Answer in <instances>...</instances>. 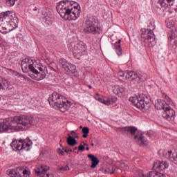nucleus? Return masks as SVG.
<instances>
[{
  "mask_svg": "<svg viewBox=\"0 0 177 177\" xmlns=\"http://www.w3.org/2000/svg\"><path fill=\"white\" fill-rule=\"evenodd\" d=\"M165 99L166 100H167V102H171V98H169V97H168L167 95H165Z\"/></svg>",
  "mask_w": 177,
  "mask_h": 177,
  "instance_id": "nucleus-45",
  "label": "nucleus"
},
{
  "mask_svg": "<svg viewBox=\"0 0 177 177\" xmlns=\"http://www.w3.org/2000/svg\"><path fill=\"white\" fill-rule=\"evenodd\" d=\"M80 129H82V126H80Z\"/></svg>",
  "mask_w": 177,
  "mask_h": 177,
  "instance_id": "nucleus-52",
  "label": "nucleus"
},
{
  "mask_svg": "<svg viewBox=\"0 0 177 177\" xmlns=\"http://www.w3.org/2000/svg\"><path fill=\"white\" fill-rule=\"evenodd\" d=\"M165 158L171 162L175 164L177 160V154L173 152L172 150H169L165 153Z\"/></svg>",
  "mask_w": 177,
  "mask_h": 177,
  "instance_id": "nucleus-20",
  "label": "nucleus"
},
{
  "mask_svg": "<svg viewBox=\"0 0 177 177\" xmlns=\"http://www.w3.org/2000/svg\"><path fill=\"white\" fill-rule=\"evenodd\" d=\"M64 151H65V153H73V149H71L68 147H66L64 149Z\"/></svg>",
  "mask_w": 177,
  "mask_h": 177,
  "instance_id": "nucleus-40",
  "label": "nucleus"
},
{
  "mask_svg": "<svg viewBox=\"0 0 177 177\" xmlns=\"http://www.w3.org/2000/svg\"><path fill=\"white\" fill-rule=\"evenodd\" d=\"M134 140L139 145V146H147V145H149V141H147V139H146L142 134L135 135Z\"/></svg>",
  "mask_w": 177,
  "mask_h": 177,
  "instance_id": "nucleus-17",
  "label": "nucleus"
},
{
  "mask_svg": "<svg viewBox=\"0 0 177 177\" xmlns=\"http://www.w3.org/2000/svg\"><path fill=\"white\" fill-rule=\"evenodd\" d=\"M1 98L0 97V102H1Z\"/></svg>",
  "mask_w": 177,
  "mask_h": 177,
  "instance_id": "nucleus-53",
  "label": "nucleus"
},
{
  "mask_svg": "<svg viewBox=\"0 0 177 177\" xmlns=\"http://www.w3.org/2000/svg\"><path fill=\"white\" fill-rule=\"evenodd\" d=\"M174 26L175 21L173 19H169L167 23V28H172V27H174Z\"/></svg>",
  "mask_w": 177,
  "mask_h": 177,
  "instance_id": "nucleus-34",
  "label": "nucleus"
},
{
  "mask_svg": "<svg viewBox=\"0 0 177 177\" xmlns=\"http://www.w3.org/2000/svg\"><path fill=\"white\" fill-rule=\"evenodd\" d=\"M85 24L84 31L86 34H93V35L102 34V28L95 17H88L86 19Z\"/></svg>",
  "mask_w": 177,
  "mask_h": 177,
  "instance_id": "nucleus-4",
  "label": "nucleus"
},
{
  "mask_svg": "<svg viewBox=\"0 0 177 177\" xmlns=\"http://www.w3.org/2000/svg\"><path fill=\"white\" fill-rule=\"evenodd\" d=\"M114 49L118 55V56H121L122 55V48H121V39L114 43Z\"/></svg>",
  "mask_w": 177,
  "mask_h": 177,
  "instance_id": "nucleus-23",
  "label": "nucleus"
},
{
  "mask_svg": "<svg viewBox=\"0 0 177 177\" xmlns=\"http://www.w3.org/2000/svg\"><path fill=\"white\" fill-rule=\"evenodd\" d=\"M147 177H167L164 174H161L157 171H149L147 174Z\"/></svg>",
  "mask_w": 177,
  "mask_h": 177,
  "instance_id": "nucleus-28",
  "label": "nucleus"
},
{
  "mask_svg": "<svg viewBox=\"0 0 177 177\" xmlns=\"http://www.w3.org/2000/svg\"><path fill=\"white\" fill-rule=\"evenodd\" d=\"M87 157L90 158L92 162L91 168H96V167L99 165V159H97V157L94 156L92 154H88Z\"/></svg>",
  "mask_w": 177,
  "mask_h": 177,
  "instance_id": "nucleus-24",
  "label": "nucleus"
},
{
  "mask_svg": "<svg viewBox=\"0 0 177 177\" xmlns=\"http://www.w3.org/2000/svg\"><path fill=\"white\" fill-rule=\"evenodd\" d=\"M16 28H17V22H16V21L12 24L0 21V32H1V34H8V32L16 30Z\"/></svg>",
  "mask_w": 177,
  "mask_h": 177,
  "instance_id": "nucleus-10",
  "label": "nucleus"
},
{
  "mask_svg": "<svg viewBox=\"0 0 177 177\" xmlns=\"http://www.w3.org/2000/svg\"><path fill=\"white\" fill-rule=\"evenodd\" d=\"M19 77H21V78H24V80L26 81H31V79L24 76V75H20Z\"/></svg>",
  "mask_w": 177,
  "mask_h": 177,
  "instance_id": "nucleus-41",
  "label": "nucleus"
},
{
  "mask_svg": "<svg viewBox=\"0 0 177 177\" xmlns=\"http://www.w3.org/2000/svg\"><path fill=\"white\" fill-rule=\"evenodd\" d=\"M66 142L68 146L74 147L77 145V140L75 138L71 137L70 134H68V138H66Z\"/></svg>",
  "mask_w": 177,
  "mask_h": 177,
  "instance_id": "nucleus-27",
  "label": "nucleus"
},
{
  "mask_svg": "<svg viewBox=\"0 0 177 177\" xmlns=\"http://www.w3.org/2000/svg\"><path fill=\"white\" fill-rule=\"evenodd\" d=\"M57 151L59 156H64V152L62 149L59 148Z\"/></svg>",
  "mask_w": 177,
  "mask_h": 177,
  "instance_id": "nucleus-38",
  "label": "nucleus"
},
{
  "mask_svg": "<svg viewBox=\"0 0 177 177\" xmlns=\"http://www.w3.org/2000/svg\"><path fill=\"white\" fill-rule=\"evenodd\" d=\"M148 27L150 29L142 28L141 29V37L147 39L149 44V46L150 48H153V46H156L157 41H156V35H154V32L153 30L156 28L154 26V24L150 22L148 25Z\"/></svg>",
  "mask_w": 177,
  "mask_h": 177,
  "instance_id": "nucleus-6",
  "label": "nucleus"
},
{
  "mask_svg": "<svg viewBox=\"0 0 177 177\" xmlns=\"http://www.w3.org/2000/svg\"><path fill=\"white\" fill-rule=\"evenodd\" d=\"M48 103L51 107L59 110L62 113H66L70 107H71V102L63 95L54 92L51 95L48 97Z\"/></svg>",
  "mask_w": 177,
  "mask_h": 177,
  "instance_id": "nucleus-3",
  "label": "nucleus"
},
{
  "mask_svg": "<svg viewBox=\"0 0 177 177\" xmlns=\"http://www.w3.org/2000/svg\"><path fill=\"white\" fill-rule=\"evenodd\" d=\"M84 146H88V144L84 143Z\"/></svg>",
  "mask_w": 177,
  "mask_h": 177,
  "instance_id": "nucleus-50",
  "label": "nucleus"
},
{
  "mask_svg": "<svg viewBox=\"0 0 177 177\" xmlns=\"http://www.w3.org/2000/svg\"><path fill=\"white\" fill-rule=\"evenodd\" d=\"M29 77L32 78V80H35V81H42V80H45L46 78V73L45 72H39L34 74L29 75Z\"/></svg>",
  "mask_w": 177,
  "mask_h": 177,
  "instance_id": "nucleus-18",
  "label": "nucleus"
},
{
  "mask_svg": "<svg viewBox=\"0 0 177 177\" xmlns=\"http://www.w3.org/2000/svg\"><path fill=\"white\" fill-rule=\"evenodd\" d=\"M77 149H78L77 147H75V148L73 149V151H75V150H77Z\"/></svg>",
  "mask_w": 177,
  "mask_h": 177,
  "instance_id": "nucleus-48",
  "label": "nucleus"
},
{
  "mask_svg": "<svg viewBox=\"0 0 177 177\" xmlns=\"http://www.w3.org/2000/svg\"><path fill=\"white\" fill-rule=\"evenodd\" d=\"M37 121L33 116L27 115H20L15 116L10 123L9 122H3L0 123V132H6L8 129H12V124H17L19 131H27L31 125L36 124Z\"/></svg>",
  "mask_w": 177,
  "mask_h": 177,
  "instance_id": "nucleus-2",
  "label": "nucleus"
},
{
  "mask_svg": "<svg viewBox=\"0 0 177 177\" xmlns=\"http://www.w3.org/2000/svg\"><path fill=\"white\" fill-rule=\"evenodd\" d=\"M94 97L95 100H97V102H100V103L103 102V96L100 95L99 93H96Z\"/></svg>",
  "mask_w": 177,
  "mask_h": 177,
  "instance_id": "nucleus-35",
  "label": "nucleus"
},
{
  "mask_svg": "<svg viewBox=\"0 0 177 177\" xmlns=\"http://www.w3.org/2000/svg\"><path fill=\"white\" fill-rule=\"evenodd\" d=\"M169 44L172 46L173 49H176L177 48V31L176 30L174 32L171 30L169 33Z\"/></svg>",
  "mask_w": 177,
  "mask_h": 177,
  "instance_id": "nucleus-16",
  "label": "nucleus"
},
{
  "mask_svg": "<svg viewBox=\"0 0 177 177\" xmlns=\"http://www.w3.org/2000/svg\"><path fill=\"white\" fill-rule=\"evenodd\" d=\"M78 150L80 151H84V150H85V147L82 145V144H80V145L78 147Z\"/></svg>",
  "mask_w": 177,
  "mask_h": 177,
  "instance_id": "nucleus-39",
  "label": "nucleus"
},
{
  "mask_svg": "<svg viewBox=\"0 0 177 177\" xmlns=\"http://www.w3.org/2000/svg\"><path fill=\"white\" fill-rule=\"evenodd\" d=\"M59 171H70V167H68V165H65L62 167H59Z\"/></svg>",
  "mask_w": 177,
  "mask_h": 177,
  "instance_id": "nucleus-37",
  "label": "nucleus"
},
{
  "mask_svg": "<svg viewBox=\"0 0 177 177\" xmlns=\"http://www.w3.org/2000/svg\"><path fill=\"white\" fill-rule=\"evenodd\" d=\"M82 132L83 133L82 138H84V139L88 138V135H89V128H88L87 127H83Z\"/></svg>",
  "mask_w": 177,
  "mask_h": 177,
  "instance_id": "nucleus-33",
  "label": "nucleus"
},
{
  "mask_svg": "<svg viewBox=\"0 0 177 177\" xmlns=\"http://www.w3.org/2000/svg\"><path fill=\"white\" fill-rule=\"evenodd\" d=\"M147 100H149L147 96L143 93L140 94L138 97H131L129 98V101L132 102L135 107L140 110H149L150 109V104Z\"/></svg>",
  "mask_w": 177,
  "mask_h": 177,
  "instance_id": "nucleus-7",
  "label": "nucleus"
},
{
  "mask_svg": "<svg viewBox=\"0 0 177 177\" xmlns=\"http://www.w3.org/2000/svg\"><path fill=\"white\" fill-rule=\"evenodd\" d=\"M68 49L73 52L76 59H81L82 56L86 55V44L82 41H71L68 44Z\"/></svg>",
  "mask_w": 177,
  "mask_h": 177,
  "instance_id": "nucleus-5",
  "label": "nucleus"
},
{
  "mask_svg": "<svg viewBox=\"0 0 177 177\" xmlns=\"http://www.w3.org/2000/svg\"><path fill=\"white\" fill-rule=\"evenodd\" d=\"M115 97H113V98H111V102H114V99H115Z\"/></svg>",
  "mask_w": 177,
  "mask_h": 177,
  "instance_id": "nucleus-47",
  "label": "nucleus"
},
{
  "mask_svg": "<svg viewBox=\"0 0 177 177\" xmlns=\"http://www.w3.org/2000/svg\"><path fill=\"white\" fill-rule=\"evenodd\" d=\"M37 68L39 70V73H42V72H45L44 71V69L42 68V67H39V66H37Z\"/></svg>",
  "mask_w": 177,
  "mask_h": 177,
  "instance_id": "nucleus-44",
  "label": "nucleus"
},
{
  "mask_svg": "<svg viewBox=\"0 0 177 177\" xmlns=\"http://www.w3.org/2000/svg\"><path fill=\"white\" fill-rule=\"evenodd\" d=\"M122 131L124 132V133H131L132 136L138 132V128L133 126L130 127H126L122 128Z\"/></svg>",
  "mask_w": 177,
  "mask_h": 177,
  "instance_id": "nucleus-22",
  "label": "nucleus"
},
{
  "mask_svg": "<svg viewBox=\"0 0 177 177\" xmlns=\"http://www.w3.org/2000/svg\"><path fill=\"white\" fill-rule=\"evenodd\" d=\"M31 176V171L29 169H25L22 167V171L21 177H30Z\"/></svg>",
  "mask_w": 177,
  "mask_h": 177,
  "instance_id": "nucleus-31",
  "label": "nucleus"
},
{
  "mask_svg": "<svg viewBox=\"0 0 177 177\" xmlns=\"http://www.w3.org/2000/svg\"><path fill=\"white\" fill-rule=\"evenodd\" d=\"M170 2H174V0H158V3L160 4L162 8H167L169 6Z\"/></svg>",
  "mask_w": 177,
  "mask_h": 177,
  "instance_id": "nucleus-29",
  "label": "nucleus"
},
{
  "mask_svg": "<svg viewBox=\"0 0 177 177\" xmlns=\"http://www.w3.org/2000/svg\"><path fill=\"white\" fill-rule=\"evenodd\" d=\"M113 91L115 95H118V96L121 97V96H124L125 88L121 87V86L119 85H116L114 86Z\"/></svg>",
  "mask_w": 177,
  "mask_h": 177,
  "instance_id": "nucleus-21",
  "label": "nucleus"
},
{
  "mask_svg": "<svg viewBox=\"0 0 177 177\" xmlns=\"http://www.w3.org/2000/svg\"><path fill=\"white\" fill-rule=\"evenodd\" d=\"M125 77L126 80L131 79V81L134 82V84H139V82H142L146 80L145 77L138 75V73L134 71H127L125 72Z\"/></svg>",
  "mask_w": 177,
  "mask_h": 177,
  "instance_id": "nucleus-11",
  "label": "nucleus"
},
{
  "mask_svg": "<svg viewBox=\"0 0 177 177\" xmlns=\"http://www.w3.org/2000/svg\"><path fill=\"white\" fill-rule=\"evenodd\" d=\"M35 59H32L30 57H26L21 60V67L23 73H28L30 64H32Z\"/></svg>",
  "mask_w": 177,
  "mask_h": 177,
  "instance_id": "nucleus-15",
  "label": "nucleus"
},
{
  "mask_svg": "<svg viewBox=\"0 0 177 177\" xmlns=\"http://www.w3.org/2000/svg\"><path fill=\"white\" fill-rule=\"evenodd\" d=\"M23 167H19L17 169H12L8 171V174L11 177H21Z\"/></svg>",
  "mask_w": 177,
  "mask_h": 177,
  "instance_id": "nucleus-19",
  "label": "nucleus"
},
{
  "mask_svg": "<svg viewBox=\"0 0 177 177\" xmlns=\"http://www.w3.org/2000/svg\"><path fill=\"white\" fill-rule=\"evenodd\" d=\"M162 115L165 120H167L169 122L175 120V111L170 106L165 107Z\"/></svg>",
  "mask_w": 177,
  "mask_h": 177,
  "instance_id": "nucleus-12",
  "label": "nucleus"
},
{
  "mask_svg": "<svg viewBox=\"0 0 177 177\" xmlns=\"http://www.w3.org/2000/svg\"><path fill=\"white\" fill-rule=\"evenodd\" d=\"M169 167V164L166 161L156 160L153 162V169L156 171H165Z\"/></svg>",
  "mask_w": 177,
  "mask_h": 177,
  "instance_id": "nucleus-14",
  "label": "nucleus"
},
{
  "mask_svg": "<svg viewBox=\"0 0 177 177\" xmlns=\"http://www.w3.org/2000/svg\"><path fill=\"white\" fill-rule=\"evenodd\" d=\"M91 146H95V144H93V142H92Z\"/></svg>",
  "mask_w": 177,
  "mask_h": 177,
  "instance_id": "nucleus-51",
  "label": "nucleus"
},
{
  "mask_svg": "<svg viewBox=\"0 0 177 177\" xmlns=\"http://www.w3.org/2000/svg\"><path fill=\"white\" fill-rule=\"evenodd\" d=\"M70 135L71 136V138L78 139V133H75L73 130L71 132Z\"/></svg>",
  "mask_w": 177,
  "mask_h": 177,
  "instance_id": "nucleus-36",
  "label": "nucleus"
},
{
  "mask_svg": "<svg viewBox=\"0 0 177 177\" xmlns=\"http://www.w3.org/2000/svg\"><path fill=\"white\" fill-rule=\"evenodd\" d=\"M32 145V141L27 138L25 140H14L10 144L11 147L15 150H24L25 151H30V147Z\"/></svg>",
  "mask_w": 177,
  "mask_h": 177,
  "instance_id": "nucleus-8",
  "label": "nucleus"
},
{
  "mask_svg": "<svg viewBox=\"0 0 177 177\" xmlns=\"http://www.w3.org/2000/svg\"><path fill=\"white\" fill-rule=\"evenodd\" d=\"M166 102L162 100H158L157 102L155 104V107L157 110H164L165 109Z\"/></svg>",
  "mask_w": 177,
  "mask_h": 177,
  "instance_id": "nucleus-25",
  "label": "nucleus"
},
{
  "mask_svg": "<svg viewBox=\"0 0 177 177\" xmlns=\"http://www.w3.org/2000/svg\"><path fill=\"white\" fill-rule=\"evenodd\" d=\"M8 85H9V83L0 76V91H3V88H7Z\"/></svg>",
  "mask_w": 177,
  "mask_h": 177,
  "instance_id": "nucleus-30",
  "label": "nucleus"
},
{
  "mask_svg": "<svg viewBox=\"0 0 177 177\" xmlns=\"http://www.w3.org/2000/svg\"><path fill=\"white\" fill-rule=\"evenodd\" d=\"M0 21L8 24H13L17 22V28L19 27V19L15 16L13 17L12 11H6L0 14Z\"/></svg>",
  "mask_w": 177,
  "mask_h": 177,
  "instance_id": "nucleus-9",
  "label": "nucleus"
},
{
  "mask_svg": "<svg viewBox=\"0 0 177 177\" xmlns=\"http://www.w3.org/2000/svg\"><path fill=\"white\" fill-rule=\"evenodd\" d=\"M119 75H120V77H125V73L120 72V73H119Z\"/></svg>",
  "mask_w": 177,
  "mask_h": 177,
  "instance_id": "nucleus-43",
  "label": "nucleus"
},
{
  "mask_svg": "<svg viewBox=\"0 0 177 177\" xmlns=\"http://www.w3.org/2000/svg\"><path fill=\"white\" fill-rule=\"evenodd\" d=\"M61 64L63 68H64V70L67 71V73H71V74H75V73L77 72V66L66 61L65 59L62 60Z\"/></svg>",
  "mask_w": 177,
  "mask_h": 177,
  "instance_id": "nucleus-13",
  "label": "nucleus"
},
{
  "mask_svg": "<svg viewBox=\"0 0 177 177\" xmlns=\"http://www.w3.org/2000/svg\"><path fill=\"white\" fill-rule=\"evenodd\" d=\"M117 102V98H114L113 101H111V98H106V99H103V101L102 103L103 104H105L106 106H110V104H113V103H115Z\"/></svg>",
  "mask_w": 177,
  "mask_h": 177,
  "instance_id": "nucleus-32",
  "label": "nucleus"
},
{
  "mask_svg": "<svg viewBox=\"0 0 177 177\" xmlns=\"http://www.w3.org/2000/svg\"><path fill=\"white\" fill-rule=\"evenodd\" d=\"M139 177H146V175L141 171L139 173Z\"/></svg>",
  "mask_w": 177,
  "mask_h": 177,
  "instance_id": "nucleus-42",
  "label": "nucleus"
},
{
  "mask_svg": "<svg viewBox=\"0 0 177 177\" xmlns=\"http://www.w3.org/2000/svg\"><path fill=\"white\" fill-rule=\"evenodd\" d=\"M86 149L87 150V151L89 150V147H86Z\"/></svg>",
  "mask_w": 177,
  "mask_h": 177,
  "instance_id": "nucleus-49",
  "label": "nucleus"
},
{
  "mask_svg": "<svg viewBox=\"0 0 177 177\" xmlns=\"http://www.w3.org/2000/svg\"><path fill=\"white\" fill-rule=\"evenodd\" d=\"M35 64H37L36 60H35L32 64H30L29 68H28V71H30V73H32L33 75H35L37 73H38V70L37 69V67L35 66Z\"/></svg>",
  "mask_w": 177,
  "mask_h": 177,
  "instance_id": "nucleus-26",
  "label": "nucleus"
},
{
  "mask_svg": "<svg viewBox=\"0 0 177 177\" xmlns=\"http://www.w3.org/2000/svg\"><path fill=\"white\" fill-rule=\"evenodd\" d=\"M88 87L89 89H92V86L88 85Z\"/></svg>",
  "mask_w": 177,
  "mask_h": 177,
  "instance_id": "nucleus-46",
  "label": "nucleus"
},
{
  "mask_svg": "<svg viewBox=\"0 0 177 177\" xmlns=\"http://www.w3.org/2000/svg\"><path fill=\"white\" fill-rule=\"evenodd\" d=\"M57 12L64 20L75 21L80 17L81 7L80 5L74 6L73 1L63 0L57 3Z\"/></svg>",
  "mask_w": 177,
  "mask_h": 177,
  "instance_id": "nucleus-1",
  "label": "nucleus"
}]
</instances>
